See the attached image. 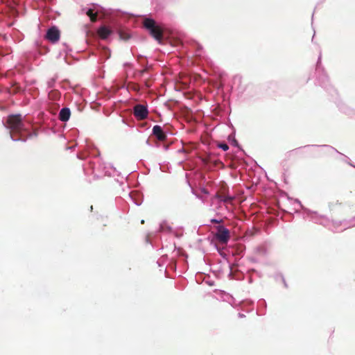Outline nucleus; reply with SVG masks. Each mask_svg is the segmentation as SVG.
<instances>
[{
  "mask_svg": "<svg viewBox=\"0 0 355 355\" xmlns=\"http://www.w3.org/2000/svg\"><path fill=\"white\" fill-rule=\"evenodd\" d=\"M8 128L10 130L11 138L14 141H25L28 138L36 137L37 133L34 131L33 133H28L27 137H24L22 134L23 132H26L27 130L24 127L22 121V118L20 114L10 115L7 119Z\"/></svg>",
  "mask_w": 355,
  "mask_h": 355,
  "instance_id": "nucleus-1",
  "label": "nucleus"
},
{
  "mask_svg": "<svg viewBox=\"0 0 355 355\" xmlns=\"http://www.w3.org/2000/svg\"><path fill=\"white\" fill-rule=\"evenodd\" d=\"M143 24L150 34L160 43L163 38V30L156 25L155 21L150 18H145Z\"/></svg>",
  "mask_w": 355,
  "mask_h": 355,
  "instance_id": "nucleus-2",
  "label": "nucleus"
},
{
  "mask_svg": "<svg viewBox=\"0 0 355 355\" xmlns=\"http://www.w3.org/2000/svg\"><path fill=\"white\" fill-rule=\"evenodd\" d=\"M216 232L214 233V238L221 244H227L230 239V232L223 225H218L216 227Z\"/></svg>",
  "mask_w": 355,
  "mask_h": 355,
  "instance_id": "nucleus-3",
  "label": "nucleus"
},
{
  "mask_svg": "<svg viewBox=\"0 0 355 355\" xmlns=\"http://www.w3.org/2000/svg\"><path fill=\"white\" fill-rule=\"evenodd\" d=\"M133 113L138 120H144L147 118L148 111L146 106L137 104L134 107Z\"/></svg>",
  "mask_w": 355,
  "mask_h": 355,
  "instance_id": "nucleus-4",
  "label": "nucleus"
},
{
  "mask_svg": "<svg viewBox=\"0 0 355 355\" xmlns=\"http://www.w3.org/2000/svg\"><path fill=\"white\" fill-rule=\"evenodd\" d=\"M60 33L59 30L53 26L48 29L46 35V38L52 43H55L60 40Z\"/></svg>",
  "mask_w": 355,
  "mask_h": 355,
  "instance_id": "nucleus-5",
  "label": "nucleus"
},
{
  "mask_svg": "<svg viewBox=\"0 0 355 355\" xmlns=\"http://www.w3.org/2000/svg\"><path fill=\"white\" fill-rule=\"evenodd\" d=\"M153 134L159 141H164L166 138V135L163 131L162 127L158 125H156L153 128Z\"/></svg>",
  "mask_w": 355,
  "mask_h": 355,
  "instance_id": "nucleus-6",
  "label": "nucleus"
},
{
  "mask_svg": "<svg viewBox=\"0 0 355 355\" xmlns=\"http://www.w3.org/2000/svg\"><path fill=\"white\" fill-rule=\"evenodd\" d=\"M71 115L70 110L67 107L62 108L59 113V119L61 121L66 122L67 121Z\"/></svg>",
  "mask_w": 355,
  "mask_h": 355,
  "instance_id": "nucleus-7",
  "label": "nucleus"
},
{
  "mask_svg": "<svg viewBox=\"0 0 355 355\" xmlns=\"http://www.w3.org/2000/svg\"><path fill=\"white\" fill-rule=\"evenodd\" d=\"M112 31L106 26H101L98 30V34L101 39H106L111 34Z\"/></svg>",
  "mask_w": 355,
  "mask_h": 355,
  "instance_id": "nucleus-8",
  "label": "nucleus"
},
{
  "mask_svg": "<svg viewBox=\"0 0 355 355\" xmlns=\"http://www.w3.org/2000/svg\"><path fill=\"white\" fill-rule=\"evenodd\" d=\"M216 197L219 199L220 201H223V202L226 204H231L232 201L234 200V196H230L228 195H225L223 193H218L216 194Z\"/></svg>",
  "mask_w": 355,
  "mask_h": 355,
  "instance_id": "nucleus-9",
  "label": "nucleus"
},
{
  "mask_svg": "<svg viewBox=\"0 0 355 355\" xmlns=\"http://www.w3.org/2000/svg\"><path fill=\"white\" fill-rule=\"evenodd\" d=\"M86 14L88 17H89L90 18V20L92 21V22H94L97 20V14L96 13H94L93 12V10L92 9H89L87 12H86Z\"/></svg>",
  "mask_w": 355,
  "mask_h": 355,
  "instance_id": "nucleus-10",
  "label": "nucleus"
},
{
  "mask_svg": "<svg viewBox=\"0 0 355 355\" xmlns=\"http://www.w3.org/2000/svg\"><path fill=\"white\" fill-rule=\"evenodd\" d=\"M218 147L221 149H223L224 151H226L229 149V146L226 144H220L218 145Z\"/></svg>",
  "mask_w": 355,
  "mask_h": 355,
  "instance_id": "nucleus-11",
  "label": "nucleus"
},
{
  "mask_svg": "<svg viewBox=\"0 0 355 355\" xmlns=\"http://www.w3.org/2000/svg\"><path fill=\"white\" fill-rule=\"evenodd\" d=\"M120 37L124 40H127L129 38V36L127 34L121 33Z\"/></svg>",
  "mask_w": 355,
  "mask_h": 355,
  "instance_id": "nucleus-12",
  "label": "nucleus"
},
{
  "mask_svg": "<svg viewBox=\"0 0 355 355\" xmlns=\"http://www.w3.org/2000/svg\"><path fill=\"white\" fill-rule=\"evenodd\" d=\"M148 67H146V68H145V69H144L141 70V71L139 72V75H140L141 76H143L144 75V73H145L146 72H147V71H148Z\"/></svg>",
  "mask_w": 355,
  "mask_h": 355,
  "instance_id": "nucleus-13",
  "label": "nucleus"
},
{
  "mask_svg": "<svg viewBox=\"0 0 355 355\" xmlns=\"http://www.w3.org/2000/svg\"><path fill=\"white\" fill-rule=\"evenodd\" d=\"M211 222L212 223H220L221 222V220H216V219H211Z\"/></svg>",
  "mask_w": 355,
  "mask_h": 355,
  "instance_id": "nucleus-14",
  "label": "nucleus"
},
{
  "mask_svg": "<svg viewBox=\"0 0 355 355\" xmlns=\"http://www.w3.org/2000/svg\"><path fill=\"white\" fill-rule=\"evenodd\" d=\"M146 85L148 87H150V85L149 84V83L148 81L146 82Z\"/></svg>",
  "mask_w": 355,
  "mask_h": 355,
  "instance_id": "nucleus-15",
  "label": "nucleus"
},
{
  "mask_svg": "<svg viewBox=\"0 0 355 355\" xmlns=\"http://www.w3.org/2000/svg\"><path fill=\"white\" fill-rule=\"evenodd\" d=\"M202 191H203L205 194H207V193H208V191H207L205 189H202Z\"/></svg>",
  "mask_w": 355,
  "mask_h": 355,
  "instance_id": "nucleus-16",
  "label": "nucleus"
}]
</instances>
